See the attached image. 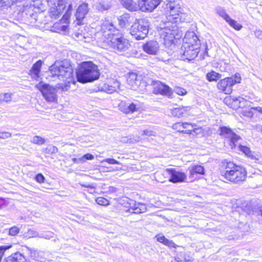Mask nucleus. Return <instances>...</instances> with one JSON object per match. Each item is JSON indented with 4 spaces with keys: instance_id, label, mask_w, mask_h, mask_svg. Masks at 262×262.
<instances>
[{
    "instance_id": "obj_1",
    "label": "nucleus",
    "mask_w": 262,
    "mask_h": 262,
    "mask_svg": "<svg viewBox=\"0 0 262 262\" xmlns=\"http://www.w3.org/2000/svg\"><path fill=\"white\" fill-rule=\"evenodd\" d=\"M50 75L49 76L64 82L63 86L61 85L62 91H67L70 86V83L75 84L76 81L73 77V70L70 65L67 62L56 61L49 68Z\"/></svg>"
},
{
    "instance_id": "obj_2",
    "label": "nucleus",
    "mask_w": 262,
    "mask_h": 262,
    "mask_svg": "<svg viewBox=\"0 0 262 262\" xmlns=\"http://www.w3.org/2000/svg\"><path fill=\"white\" fill-rule=\"evenodd\" d=\"M221 177L226 181L234 184H239L246 179L247 171L242 166L236 165L226 160L222 162L220 166Z\"/></svg>"
},
{
    "instance_id": "obj_3",
    "label": "nucleus",
    "mask_w": 262,
    "mask_h": 262,
    "mask_svg": "<svg viewBox=\"0 0 262 262\" xmlns=\"http://www.w3.org/2000/svg\"><path fill=\"white\" fill-rule=\"evenodd\" d=\"M76 74L77 80L81 83L93 81L100 76L98 67L92 62H82Z\"/></svg>"
},
{
    "instance_id": "obj_4",
    "label": "nucleus",
    "mask_w": 262,
    "mask_h": 262,
    "mask_svg": "<svg viewBox=\"0 0 262 262\" xmlns=\"http://www.w3.org/2000/svg\"><path fill=\"white\" fill-rule=\"evenodd\" d=\"M178 26L173 23L166 22L163 27L158 30L160 38L163 39L164 45L170 48L173 45L176 36L180 37L177 33Z\"/></svg>"
},
{
    "instance_id": "obj_5",
    "label": "nucleus",
    "mask_w": 262,
    "mask_h": 262,
    "mask_svg": "<svg viewBox=\"0 0 262 262\" xmlns=\"http://www.w3.org/2000/svg\"><path fill=\"white\" fill-rule=\"evenodd\" d=\"M104 47L110 48L119 52H125L130 47L129 40L121 34H115L104 40Z\"/></svg>"
},
{
    "instance_id": "obj_6",
    "label": "nucleus",
    "mask_w": 262,
    "mask_h": 262,
    "mask_svg": "<svg viewBox=\"0 0 262 262\" xmlns=\"http://www.w3.org/2000/svg\"><path fill=\"white\" fill-rule=\"evenodd\" d=\"M149 23L146 19H136L130 29V34L137 40L144 39L149 31Z\"/></svg>"
},
{
    "instance_id": "obj_7",
    "label": "nucleus",
    "mask_w": 262,
    "mask_h": 262,
    "mask_svg": "<svg viewBox=\"0 0 262 262\" xmlns=\"http://www.w3.org/2000/svg\"><path fill=\"white\" fill-rule=\"evenodd\" d=\"M41 93L43 97L48 102H54L57 100V92L58 89H61L60 84L53 87L49 84L40 82L35 85Z\"/></svg>"
},
{
    "instance_id": "obj_8",
    "label": "nucleus",
    "mask_w": 262,
    "mask_h": 262,
    "mask_svg": "<svg viewBox=\"0 0 262 262\" xmlns=\"http://www.w3.org/2000/svg\"><path fill=\"white\" fill-rule=\"evenodd\" d=\"M161 176L169 177V181L173 183L185 182L187 178V176L185 173L172 168H166L162 173H157V179L158 181L163 183L164 182V180H163L161 178Z\"/></svg>"
},
{
    "instance_id": "obj_9",
    "label": "nucleus",
    "mask_w": 262,
    "mask_h": 262,
    "mask_svg": "<svg viewBox=\"0 0 262 262\" xmlns=\"http://www.w3.org/2000/svg\"><path fill=\"white\" fill-rule=\"evenodd\" d=\"M169 12L167 17V22L177 23L183 22L185 20L186 13L183 12V9L179 4L176 3H170L169 4Z\"/></svg>"
},
{
    "instance_id": "obj_10",
    "label": "nucleus",
    "mask_w": 262,
    "mask_h": 262,
    "mask_svg": "<svg viewBox=\"0 0 262 262\" xmlns=\"http://www.w3.org/2000/svg\"><path fill=\"white\" fill-rule=\"evenodd\" d=\"M241 76L239 74H236L234 76L227 77L221 80L217 84V87L220 91L225 94H229L232 92V86L235 83L241 82Z\"/></svg>"
},
{
    "instance_id": "obj_11",
    "label": "nucleus",
    "mask_w": 262,
    "mask_h": 262,
    "mask_svg": "<svg viewBox=\"0 0 262 262\" xmlns=\"http://www.w3.org/2000/svg\"><path fill=\"white\" fill-rule=\"evenodd\" d=\"M50 7V16L52 18L56 19L64 10L66 0H46Z\"/></svg>"
},
{
    "instance_id": "obj_12",
    "label": "nucleus",
    "mask_w": 262,
    "mask_h": 262,
    "mask_svg": "<svg viewBox=\"0 0 262 262\" xmlns=\"http://www.w3.org/2000/svg\"><path fill=\"white\" fill-rule=\"evenodd\" d=\"M150 84L153 86L152 92L154 94L166 96L170 98H171L172 95V90L167 85L161 81L152 80H151Z\"/></svg>"
},
{
    "instance_id": "obj_13",
    "label": "nucleus",
    "mask_w": 262,
    "mask_h": 262,
    "mask_svg": "<svg viewBox=\"0 0 262 262\" xmlns=\"http://www.w3.org/2000/svg\"><path fill=\"white\" fill-rule=\"evenodd\" d=\"M115 28L113 24L108 20H104L101 25V29L98 32V35H101V40L104 44V40L107 38L114 35L113 32L115 31Z\"/></svg>"
},
{
    "instance_id": "obj_14",
    "label": "nucleus",
    "mask_w": 262,
    "mask_h": 262,
    "mask_svg": "<svg viewBox=\"0 0 262 262\" xmlns=\"http://www.w3.org/2000/svg\"><path fill=\"white\" fill-rule=\"evenodd\" d=\"M199 51L198 45L194 47H189V45L183 44L181 48L182 58L183 60H193L197 56Z\"/></svg>"
},
{
    "instance_id": "obj_15",
    "label": "nucleus",
    "mask_w": 262,
    "mask_h": 262,
    "mask_svg": "<svg viewBox=\"0 0 262 262\" xmlns=\"http://www.w3.org/2000/svg\"><path fill=\"white\" fill-rule=\"evenodd\" d=\"M141 76H138L135 73H130L127 77V83L130 88L134 90H141L140 87L143 86L141 84L144 85V83L141 82Z\"/></svg>"
},
{
    "instance_id": "obj_16",
    "label": "nucleus",
    "mask_w": 262,
    "mask_h": 262,
    "mask_svg": "<svg viewBox=\"0 0 262 262\" xmlns=\"http://www.w3.org/2000/svg\"><path fill=\"white\" fill-rule=\"evenodd\" d=\"M220 135L226 138L230 139V145L231 148L236 146V143L241 139L240 137L234 134L230 128L223 126L220 127Z\"/></svg>"
},
{
    "instance_id": "obj_17",
    "label": "nucleus",
    "mask_w": 262,
    "mask_h": 262,
    "mask_svg": "<svg viewBox=\"0 0 262 262\" xmlns=\"http://www.w3.org/2000/svg\"><path fill=\"white\" fill-rule=\"evenodd\" d=\"M161 0H138L142 12H151L160 4Z\"/></svg>"
},
{
    "instance_id": "obj_18",
    "label": "nucleus",
    "mask_w": 262,
    "mask_h": 262,
    "mask_svg": "<svg viewBox=\"0 0 262 262\" xmlns=\"http://www.w3.org/2000/svg\"><path fill=\"white\" fill-rule=\"evenodd\" d=\"M189 45V47H194L198 45V49L200 48V41L196 34L193 31L187 32L183 39V43Z\"/></svg>"
},
{
    "instance_id": "obj_19",
    "label": "nucleus",
    "mask_w": 262,
    "mask_h": 262,
    "mask_svg": "<svg viewBox=\"0 0 262 262\" xmlns=\"http://www.w3.org/2000/svg\"><path fill=\"white\" fill-rule=\"evenodd\" d=\"M245 101L246 100L243 98H236L232 96L226 97L224 100L225 104L233 108L242 107L243 105L242 103H244Z\"/></svg>"
},
{
    "instance_id": "obj_20",
    "label": "nucleus",
    "mask_w": 262,
    "mask_h": 262,
    "mask_svg": "<svg viewBox=\"0 0 262 262\" xmlns=\"http://www.w3.org/2000/svg\"><path fill=\"white\" fill-rule=\"evenodd\" d=\"M143 49L147 54L155 55L159 49V46L157 41L150 40L143 45Z\"/></svg>"
},
{
    "instance_id": "obj_21",
    "label": "nucleus",
    "mask_w": 262,
    "mask_h": 262,
    "mask_svg": "<svg viewBox=\"0 0 262 262\" xmlns=\"http://www.w3.org/2000/svg\"><path fill=\"white\" fill-rule=\"evenodd\" d=\"M42 63L43 61L42 60H38L33 64L29 73L32 78L34 80H39L40 77V74Z\"/></svg>"
},
{
    "instance_id": "obj_22",
    "label": "nucleus",
    "mask_w": 262,
    "mask_h": 262,
    "mask_svg": "<svg viewBox=\"0 0 262 262\" xmlns=\"http://www.w3.org/2000/svg\"><path fill=\"white\" fill-rule=\"evenodd\" d=\"M120 83L117 80H112L109 83H104L101 86L103 91L112 94L119 88Z\"/></svg>"
},
{
    "instance_id": "obj_23",
    "label": "nucleus",
    "mask_w": 262,
    "mask_h": 262,
    "mask_svg": "<svg viewBox=\"0 0 262 262\" xmlns=\"http://www.w3.org/2000/svg\"><path fill=\"white\" fill-rule=\"evenodd\" d=\"M88 11L89 9L87 4L83 3L80 5L77 9L75 14L76 19L78 21L81 22L87 14Z\"/></svg>"
},
{
    "instance_id": "obj_24",
    "label": "nucleus",
    "mask_w": 262,
    "mask_h": 262,
    "mask_svg": "<svg viewBox=\"0 0 262 262\" xmlns=\"http://www.w3.org/2000/svg\"><path fill=\"white\" fill-rule=\"evenodd\" d=\"M190 110L188 106H182L180 107L173 108L171 110V113L173 117L181 118L184 116L185 114Z\"/></svg>"
},
{
    "instance_id": "obj_25",
    "label": "nucleus",
    "mask_w": 262,
    "mask_h": 262,
    "mask_svg": "<svg viewBox=\"0 0 262 262\" xmlns=\"http://www.w3.org/2000/svg\"><path fill=\"white\" fill-rule=\"evenodd\" d=\"M6 262H30L27 260L23 254L17 252L9 256Z\"/></svg>"
},
{
    "instance_id": "obj_26",
    "label": "nucleus",
    "mask_w": 262,
    "mask_h": 262,
    "mask_svg": "<svg viewBox=\"0 0 262 262\" xmlns=\"http://www.w3.org/2000/svg\"><path fill=\"white\" fill-rule=\"evenodd\" d=\"M189 171V178L190 179L193 178L195 174H204L205 169L201 165H193L188 168Z\"/></svg>"
},
{
    "instance_id": "obj_27",
    "label": "nucleus",
    "mask_w": 262,
    "mask_h": 262,
    "mask_svg": "<svg viewBox=\"0 0 262 262\" xmlns=\"http://www.w3.org/2000/svg\"><path fill=\"white\" fill-rule=\"evenodd\" d=\"M238 148L244 153L246 156L251 159L255 160L259 159L258 155L252 151L249 147L239 144L238 145Z\"/></svg>"
},
{
    "instance_id": "obj_28",
    "label": "nucleus",
    "mask_w": 262,
    "mask_h": 262,
    "mask_svg": "<svg viewBox=\"0 0 262 262\" xmlns=\"http://www.w3.org/2000/svg\"><path fill=\"white\" fill-rule=\"evenodd\" d=\"M123 3L124 7L130 11L140 10L139 4H137L133 0H123Z\"/></svg>"
},
{
    "instance_id": "obj_29",
    "label": "nucleus",
    "mask_w": 262,
    "mask_h": 262,
    "mask_svg": "<svg viewBox=\"0 0 262 262\" xmlns=\"http://www.w3.org/2000/svg\"><path fill=\"white\" fill-rule=\"evenodd\" d=\"M130 209L133 210V213L138 214L145 212L146 207L143 204L135 203L130 208Z\"/></svg>"
},
{
    "instance_id": "obj_30",
    "label": "nucleus",
    "mask_w": 262,
    "mask_h": 262,
    "mask_svg": "<svg viewBox=\"0 0 262 262\" xmlns=\"http://www.w3.org/2000/svg\"><path fill=\"white\" fill-rule=\"evenodd\" d=\"M95 8L99 11L103 12L108 10L111 8V5L108 2H101L94 4Z\"/></svg>"
},
{
    "instance_id": "obj_31",
    "label": "nucleus",
    "mask_w": 262,
    "mask_h": 262,
    "mask_svg": "<svg viewBox=\"0 0 262 262\" xmlns=\"http://www.w3.org/2000/svg\"><path fill=\"white\" fill-rule=\"evenodd\" d=\"M130 16L128 14H124L118 18L119 25L121 28H125L129 23Z\"/></svg>"
},
{
    "instance_id": "obj_32",
    "label": "nucleus",
    "mask_w": 262,
    "mask_h": 262,
    "mask_svg": "<svg viewBox=\"0 0 262 262\" xmlns=\"http://www.w3.org/2000/svg\"><path fill=\"white\" fill-rule=\"evenodd\" d=\"M13 94L11 93H5L0 94V102H10L12 100Z\"/></svg>"
},
{
    "instance_id": "obj_33",
    "label": "nucleus",
    "mask_w": 262,
    "mask_h": 262,
    "mask_svg": "<svg viewBox=\"0 0 262 262\" xmlns=\"http://www.w3.org/2000/svg\"><path fill=\"white\" fill-rule=\"evenodd\" d=\"M221 77V75L214 71H211L206 75V78L209 81H216Z\"/></svg>"
},
{
    "instance_id": "obj_34",
    "label": "nucleus",
    "mask_w": 262,
    "mask_h": 262,
    "mask_svg": "<svg viewBox=\"0 0 262 262\" xmlns=\"http://www.w3.org/2000/svg\"><path fill=\"white\" fill-rule=\"evenodd\" d=\"M24 236L28 238L39 237V233L36 230L29 229L27 232L24 233Z\"/></svg>"
},
{
    "instance_id": "obj_35",
    "label": "nucleus",
    "mask_w": 262,
    "mask_h": 262,
    "mask_svg": "<svg viewBox=\"0 0 262 262\" xmlns=\"http://www.w3.org/2000/svg\"><path fill=\"white\" fill-rule=\"evenodd\" d=\"M226 21L234 29L239 30L242 28L241 25L238 24L236 21L231 19L230 17L226 20Z\"/></svg>"
},
{
    "instance_id": "obj_36",
    "label": "nucleus",
    "mask_w": 262,
    "mask_h": 262,
    "mask_svg": "<svg viewBox=\"0 0 262 262\" xmlns=\"http://www.w3.org/2000/svg\"><path fill=\"white\" fill-rule=\"evenodd\" d=\"M46 142L44 138L39 136H34L31 140V142L37 145H42Z\"/></svg>"
},
{
    "instance_id": "obj_37",
    "label": "nucleus",
    "mask_w": 262,
    "mask_h": 262,
    "mask_svg": "<svg viewBox=\"0 0 262 262\" xmlns=\"http://www.w3.org/2000/svg\"><path fill=\"white\" fill-rule=\"evenodd\" d=\"M216 13L221 17H222L226 21L230 17L225 12V10L221 7H217L215 9Z\"/></svg>"
},
{
    "instance_id": "obj_38",
    "label": "nucleus",
    "mask_w": 262,
    "mask_h": 262,
    "mask_svg": "<svg viewBox=\"0 0 262 262\" xmlns=\"http://www.w3.org/2000/svg\"><path fill=\"white\" fill-rule=\"evenodd\" d=\"M186 125H187L186 123L177 122L172 125V128L179 132L184 133L183 129L186 127Z\"/></svg>"
},
{
    "instance_id": "obj_39",
    "label": "nucleus",
    "mask_w": 262,
    "mask_h": 262,
    "mask_svg": "<svg viewBox=\"0 0 262 262\" xmlns=\"http://www.w3.org/2000/svg\"><path fill=\"white\" fill-rule=\"evenodd\" d=\"M184 123H186L188 125H186V128H184V129H185V130H184V133L187 134H192V130L194 128V127L195 126L194 124H191L187 122H184Z\"/></svg>"
},
{
    "instance_id": "obj_40",
    "label": "nucleus",
    "mask_w": 262,
    "mask_h": 262,
    "mask_svg": "<svg viewBox=\"0 0 262 262\" xmlns=\"http://www.w3.org/2000/svg\"><path fill=\"white\" fill-rule=\"evenodd\" d=\"M96 202L100 205L106 206L109 205L108 200L102 197H99L97 198Z\"/></svg>"
},
{
    "instance_id": "obj_41",
    "label": "nucleus",
    "mask_w": 262,
    "mask_h": 262,
    "mask_svg": "<svg viewBox=\"0 0 262 262\" xmlns=\"http://www.w3.org/2000/svg\"><path fill=\"white\" fill-rule=\"evenodd\" d=\"M174 92L179 95L183 96L187 93V91L183 88L176 86L174 88Z\"/></svg>"
},
{
    "instance_id": "obj_42",
    "label": "nucleus",
    "mask_w": 262,
    "mask_h": 262,
    "mask_svg": "<svg viewBox=\"0 0 262 262\" xmlns=\"http://www.w3.org/2000/svg\"><path fill=\"white\" fill-rule=\"evenodd\" d=\"M54 233L50 232V231H47L45 233L39 234V237L40 238H44L47 239H49L53 237L54 236Z\"/></svg>"
},
{
    "instance_id": "obj_43",
    "label": "nucleus",
    "mask_w": 262,
    "mask_h": 262,
    "mask_svg": "<svg viewBox=\"0 0 262 262\" xmlns=\"http://www.w3.org/2000/svg\"><path fill=\"white\" fill-rule=\"evenodd\" d=\"M137 105L134 103H128V110H126V114L130 113H133L135 111H136L137 110Z\"/></svg>"
},
{
    "instance_id": "obj_44",
    "label": "nucleus",
    "mask_w": 262,
    "mask_h": 262,
    "mask_svg": "<svg viewBox=\"0 0 262 262\" xmlns=\"http://www.w3.org/2000/svg\"><path fill=\"white\" fill-rule=\"evenodd\" d=\"M103 162H107L109 164H119V165L121 164V163L120 162L114 159H112V158H107V159L103 160L101 162V163H102Z\"/></svg>"
},
{
    "instance_id": "obj_45",
    "label": "nucleus",
    "mask_w": 262,
    "mask_h": 262,
    "mask_svg": "<svg viewBox=\"0 0 262 262\" xmlns=\"http://www.w3.org/2000/svg\"><path fill=\"white\" fill-rule=\"evenodd\" d=\"M18 2L17 0H1L0 3L2 4V6H5L10 7L13 3Z\"/></svg>"
},
{
    "instance_id": "obj_46",
    "label": "nucleus",
    "mask_w": 262,
    "mask_h": 262,
    "mask_svg": "<svg viewBox=\"0 0 262 262\" xmlns=\"http://www.w3.org/2000/svg\"><path fill=\"white\" fill-rule=\"evenodd\" d=\"M192 135H202L203 134V129L202 127H197L196 125H195L194 128L192 130Z\"/></svg>"
},
{
    "instance_id": "obj_47",
    "label": "nucleus",
    "mask_w": 262,
    "mask_h": 262,
    "mask_svg": "<svg viewBox=\"0 0 262 262\" xmlns=\"http://www.w3.org/2000/svg\"><path fill=\"white\" fill-rule=\"evenodd\" d=\"M141 135H146L147 136H155L156 132H155L152 130L146 129V130H143L142 132V133L141 134Z\"/></svg>"
},
{
    "instance_id": "obj_48",
    "label": "nucleus",
    "mask_w": 262,
    "mask_h": 262,
    "mask_svg": "<svg viewBox=\"0 0 262 262\" xmlns=\"http://www.w3.org/2000/svg\"><path fill=\"white\" fill-rule=\"evenodd\" d=\"M46 151L50 154L56 153L58 152V148L55 146L50 145L46 148Z\"/></svg>"
},
{
    "instance_id": "obj_49",
    "label": "nucleus",
    "mask_w": 262,
    "mask_h": 262,
    "mask_svg": "<svg viewBox=\"0 0 262 262\" xmlns=\"http://www.w3.org/2000/svg\"><path fill=\"white\" fill-rule=\"evenodd\" d=\"M19 231V229L18 227L13 226L9 229V234L12 236H15L18 233Z\"/></svg>"
},
{
    "instance_id": "obj_50",
    "label": "nucleus",
    "mask_w": 262,
    "mask_h": 262,
    "mask_svg": "<svg viewBox=\"0 0 262 262\" xmlns=\"http://www.w3.org/2000/svg\"><path fill=\"white\" fill-rule=\"evenodd\" d=\"M128 103H126L125 102H122L119 105V109L121 111L126 114V110H128Z\"/></svg>"
},
{
    "instance_id": "obj_51",
    "label": "nucleus",
    "mask_w": 262,
    "mask_h": 262,
    "mask_svg": "<svg viewBox=\"0 0 262 262\" xmlns=\"http://www.w3.org/2000/svg\"><path fill=\"white\" fill-rule=\"evenodd\" d=\"M162 244L169 247H176V244L172 241H170L167 238H165V239L163 241Z\"/></svg>"
},
{
    "instance_id": "obj_52",
    "label": "nucleus",
    "mask_w": 262,
    "mask_h": 262,
    "mask_svg": "<svg viewBox=\"0 0 262 262\" xmlns=\"http://www.w3.org/2000/svg\"><path fill=\"white\" fill-rule=\"evenodd\" d=\"M45 179L44 176L41 173H38L35 177L36 181L39 183L44 182Z\"/></svg>"
},
{
    "instance_id": "obj_53",
    "label": "nucleus",
    "mask_w": 262,
    "mask_h": 262,
    "mask_svg": "<svg viewBox=\"0 0 262 262\" xmlns=\"http://www.w3.org/2000/svg\"><path fill=\"white\" fill-rule=\"evenodd\" d=\"M11 134L9 132H0V138L5 139L10 138Z\"/></svg>"
},
{
    "instance_id": "obj_54",
    "label": "nucleus",
    "mask_w": 262,
    "mask_h": 262,
    "mask_svg": "<svg viewBox=\"0 0 262 262\" xmlns=\"http://www.w3.org/2000/svg\"><path fill=\"white\" fill-rule=\"evenodd\" d=\"M73 10V7L72 4H70L68 7V9L66 13V14L63 15V17H65L66 19H68L69 18L71 14V11Z\"/></svg>"
},
{
    "instance_id": "obj_55",
    "label": "nucleus",
    "mask_w": 262,
    "mask_h": 262,
    "mask_svg": "<svg viewBox=\"0 0 262 262\" xmlns=\"http://www.w3.org/2000/svg\"><path fill=\"white\" fill-rule=\"evenodd\" d=\"M81 157L83 159V163L85 162L86 160H92L94 159V156L90 154H86Z\"/></svg>"
},
{
    "instance_id": "obj_56",
    "label": "nucleus",
    "mask_w": 262,
    "mask_h": 262,
    "mask_svg": "<svg viewBox=\"0 0 262 262\" xmlns=\"http://www.w3.org/2000/svg\"><path fill=\"white\" fill-rule=\"evenodd\" d=\"M243 115L247 117H252L253 114L251 111L245 110L243 112Z\"/></svg>"
},
{
    "instance_id": "obj_57",
    "label": "nucleus",
    "mask_w": 262,
    "mask_h": 262,
    "mask_svg": "<svg viewBox=\"0 0 262 262\" xmlns=\"http://www.w3.org/2000/svg\"><path fill=\"white\" fill-rule=\"evenodd\" d=\"M72 161L76 164L83 163V159L82 157L79 158H73L72 159Z\"/></svg>"
},
{
    "instance_id": "obj_58",
    "label": "nucleus",
    "mask_w": 262,
    "mask_h": 262,
    "mask_svg": "<svg viewBox=\"0 0 262 262\" xmlns=\"http://www.w3.org/2000/svg\"><path fill=\"white\" fill-rule=\"evenodd\" d=\"M108 169L107 170V171H108V172L117 171H120L122 170V168L119 167H108Z\"/></svg>"
},
{
    "instance_id": "obj_59",
    "label": "nucleus",
    "mask_w": 262,
    "mask_h": 262,
    "mask_svg": "<svg viewBox=\"0 0 262 262\" xmlns=\"http://www.w3.org/2000/svg\"><path fill=\"white\" fill-rule=\"evenodd\" d=\"M177 262H186V258L184 257H181L180 254L177 255V256L175 258Z\"/></svg>"
},
{
    "instance_id": "obj_60",
    "label": "nucleus",
    "mask_w": 262,
    "mask_h": 262,
    "mask_svg": "<svg viewBox=\"0 0 262 262\" xmlns=\"http://www.w3.org/2000/svg\"><path fill=\"white\" fill-rule=\"evenodd\" d=\"M253 128L262 133V125L260 124H257L256 125H253Z\"/></svg>"
},
{
    "instance_id": "obj_61",
    "label": "nucleus",
    "mask_w": 262,
    "mask_h": 262,
    "mask_svg": "<svg viewBox=\"0 0 262 262\" xmlns=\"http://www.w3.org/2000/svg\"><path fill=\"white\" fill-rule=\"evenodd\" d=\"M165 237L164 235H158L157 236V240L160 243H162L165 239Z\"/></svg>"
},
{
    "instance_id": "obj_62",
    "label": "nucleus",
    "mask_w": 262,
    "mask_h": 262,
    "mask_svg": "<svg viewBox=\"0 0 262 262\" xmlns=\"http://www.w3.org/2000/svg\"><path fill=\"white\" fill-rule=\"evenodd\" d=\"M5 250L6 249L4 247H0V262L1 261Z\"/></svg>"
},
{
    "instance_id": "obj_63",
    "label": "nucleus",
    "mask_w": 262,
    "mask_h": 262,
    "mask_svg": "<svg viewBox=\"0 0 262 262\" xmlns=\"http://www.w3.org/2000/svg\"><path fill=\"white\" fill-rule=\"evenodd\" d=\"M255 35L257 37L262 39V31H260V30L256 31Z\"/></svg>"
},
{
    "instance_id": "obj_64",
    "label": "nucleus",
    "mask_w": 262,
    "mask_h": 262,
    "mask_svg": "<svg viewBox=\"0 0 262 262\" xmlns=\"http://www.w3.org/2000/svg\"><path fill=\"white\" fill-rule=\"evenodd\" d=\"M251 109L255 110L257 111V112L260 113L262 114V107L260 106L255 107H252Z\"/></svg>"
}]
</instances>
